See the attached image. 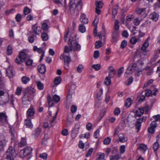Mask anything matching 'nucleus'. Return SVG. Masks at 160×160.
<instances>
[{
	"label": "nucleus",
	"instance_id": "obj_42",
	"mask_svg": "<svg viewBox=\"0 0 160 160\" xmlns=\"http://www.w3.org/2000/svg\"><path fill=\"white\" fill-rule=\"evenodd\" d=\"M25 124L28 127H31L32 125L31 120L29 118L25 120Z\"/></svg>",
	"mask_w": 160,
	"mask_h": 160
},
{
	"label": "nucleus",
	"instance_id": "obj_31",
	"mask_svg": "<svg viewBox=\"0 0 160 160\" xmlns=\"http://www.w3.org/2000/svg\"><path fill=\"white\" fill-rule=\"evenodd\" d=\"M121 157V154L118 153L116 155L112 156L110 157V160H118Z\"/></svg>",
	"mask_w": 160,
	"mask_h": 160
},
{
	"label": "nucleus",
	"instance_id": "obj_50",
	"mask_svg": "<svg viewBox=\"0 0 160 160\" xmlns=\"http://www.w3.org/2000/svg\"><path fill=\"white\" fill-rule=\"evenodd\" d=\"M159 144L157 142L154 143L153 146V149L154 152L157 151L159 147Z\"/></svg>",
	"mask_w": 160,
	"mask_h": 160
},
{
	"label": "nucleus",
	"instance_id": "obj_46",
	"mask_svg": "<svg viewBox=\"0 0 160 160\" xmlns=\"http://www.w3.org/2000/svg\"><path fill=\"white\" fill-rule=\"evenodd\" d=\"M84 68V66L82 64H79L77 68V70L79 73H81L82 72V70Z\"/></svg>",
	"mask_w": 160,
	"mask_h": 160
},
{
	"label": "nucleus",
	"instance_id": "obj_48",
	"mask_svg": "<svg viewBox=\"0 0 160 160\" xmlns=\"http://www.w3.org/2000/svg\"><path fill=\"white\" fill-rule=\"evenodd\" d=\"M111 81L110 78L108 77H107L105 80V84L107 85H109L111 83Z\"/></svg>",
	"mask_w": 160,
	"mask_h": 160
},
{
	"label": "nucleus",
	"instance_id": "obj_41",
	"mask_svg": "<svg viewBox=\"0 0 160 160\" xmlns=\"http://www.w3.org/2000/svg\"><path fill=\"white\" fill-rule=\"evenodd\" d=\"M119 32L118 31H114L112 34V37L113 39H116L118 37Z\"/></svg>",
	"mask_w": 160,
	"mask_h": 160
},
{
	"label": "nucleus",
	"instance_id": "obj_64",
	"mask_svg": "<svg viewBox=\"0 0 160 160\" xmlns=\"http://www.w3.org/2000/svg\"><path fill=\"white\" fill-rule=\"evenodd\" d=\"M152 118L155 119L154 121L157 122L160 121V115H159L153 116Z\"/></svg>",
	"mask_w": 160,
	"mask_h": 160
},
{
	"label": "nucleus",
	"instance_id": "obj_61",
	"mask_svg": "<svg viewBox=\"0 0 160 160\" xmlns=\"http://www.w3.org/2000/svg\"><path fill=\"white\" fill-rule=\"evenodd\" d=\"M22 89L21 87H18L16 90L15 93L18 95H20L21 94Z\"/></svg>",
	"mask_w": 160,
	"mask_h": 160
},
{
	"label": "nucleus",
	"instance_id": "obj_3",
	"mask_svg": "<svg viewBox=\"0 0 160 160\" xmlns=\"http://www.w3.org/2000/svg\"><path fill=\"white\" fill-rule=\"evenodd\" d=\"M6 158L9 159V160H14V157H15L17 155V153H15V150L13 148L10 146L6 151Z\"/></svg>",
	"mask_w": 160,
	"mask_h": 160
},
{
	"label": "nucleus",
	"instance_id": "obj_17",
	"mask_svg": "<svg viewBox=\"0 0 160 160\" xmlns=\"http://www.w3.org/2000/svg\"><path fill=\"white\" fill-rule=\"evenodd\" d=\"M0 122L7 123V116L5 114L3 113H0Z\"/></svg>",
	"mask_w": 160,
	"mask_h": 160
},
{
	"label": "nucleus",
	"instance_id": "obj_38",
	"mask_svg": "<svg viewBox=\"0 0 160 160\" xmlns=\"http://www.w3.org/2000/svg\"><path fill=\"white\" fill-rule=\"evenodd\" d=\"M124 69V67H122L118 70L117 73L118 77L119 78L121 76V75L122 74L123 72Z\"/></svg>",
	"mask_w": 160,
	"mask_h": 160
},
{
	"label": "nucleus",
	"instance_id": "obj_8",
	"mask_svg": "<svg viewBox=\"0 0 160 160\" xmlns=\"http://www.w3.org/2000/svg\"><path fill=\"white\" fill-rule=\"evenodd\" d=\"M135 118L133 116H128L127 119V121L128 122V125L130 128L133 127L134 125L135 122Z\"/></svg>",
	"mask_w": 160,
	"mask_h": 160
},
{
	"label": "nucleus",
	"instance_id": "obj_37",
	"mask_svg": "<svg viewBox=\"0 0 160 160\" xmlns=\"http://www.w3.org/2000/svg\"><path fill=\"white\" fill-rule=\"evenodd\" d=\"M149 43L147 42V40L145 41L142 46L141 47V49L143 51H145L146 48L148 46Z\"/></svg>",
	"mask_w": 160,
	"mask_h": 160
},
{
	"label": "nucleus",
	"instance_id": "obj_54",
	"mask_svg": "<svg viewBox=\"0 0 160 160\" xmlns=\"http://www.w3.org/2000/svg\"><path fill=\"white\" fill-rule=\"evenodd\" d=\"M127 44V42L125 40H123L121 42L120 47L121 48L123 49L126 47Z\"/></svg>",
	"mask_w": 160,
	"mask_h": 160
},
{
	"label": "nucleus",
	"instance_id": "obj_2",
	"mask_svg": "<svg viewBox=\"0 0 160 160\" xmlns=\"http://www.w3.org/2000/svg\"><path fill=\"white\" fill-rule=\"evenodd\" d=\"M76 35H75V38H73L71 42L68 43L70 48H72L74 51H79L81 50V45L76 40Z\"/></svg>",
	"mask_w": 160,
	"mask_h": 160
},
{
	"label": "nucleus",
	"instance_id": "obj_27",
	"mask_svg": "<svg viewBox=\"0 0 160 160\" xmlns=\"http://www.w3.org/2000/svg\"><path fill=\"white\" fill-rule=\"evenodd\" d=\"M132 101L130 98H128L126 100L125 106L127 108H129L131 105Z\"/></svg>",
	"mask_w": 160,
	"mask_h": 160
},
{
	"label": "nucleus",
	"instance_id": "obj_52",
	"mask_svg": "<svg viewBox=\"0 0 160 160\" xmlns=\"http://www.w3.org/2000/svg\"><path fill=\"white\" fill-rule=\"evenodd\" d=\"M7 54L8 55H11L12 52V47L10 45H9L8 46L7 49Z\"/></svg>",
	"mask_w": 160,
	"mask_h": 160
},
{
	"label": "nucleus",
	"instance_id": "obj_12",
	"mask_svg": "<svg viewBox=\"0 0 160 160\" xmlns=\"http://www.w3.org/2000/svg\"><path fill=\"white\" fill-rule=\"evenodd\" d=\"M6 74L9 78H11L14 75L12 67H10L6 70Z\"/></svg>",
	"mask_w": 160,
	"mask_h": 160
},
{
	"label": "nucleus",
	"instance_id": "obj_13",
	"mask_svg": "<svg viewBox=\"0 0 160 160\" xmlns=\"http://www.w3.org/2000/svg\"><path fill=\"white\" fill-rule=\"evenodd\" d=\"M32 30L37 34H39L41 32V29L40 27L37 26L36 25L32 26Z\"/></svg>",
	"mask_w": 160,
	"mask_h": 160
},
{
	"label": "nucleus",
	"instance_id": "obj_33",
	"mask_svg": "<svg viewBox=\"0 0 160 160\" xmlns=\"http://www.w3.org/2000/svg\"><path fill=\"white\" fill-rule=\"evenodd\" d=\"M103 45V43L101 41H98L96 42L95 43V48L98 49Z\"/></svg>",
	"mask_w": 160,
	"mask_h": 160
},
{
	"label": "nucleus",
	"instance_id": "obj_60",
	"mask_svg": "<svg viewBox=\"0 0 160 160\" xmlns=\"http://www.w3.org/2000/svg\"><path fill=\"white\" fill-rule=\"evenodd\" d=\"M48 25L45 22H44L42 24V28L44 30H47L48 29Z\"/></svg>",
	"mask_w": 160,
	"mask_h": 160
},
{
	"label": "nucleus",
	"instance_id": "obj_49",
	"mask_svg": "<svg viewBox=\"0 0 160 160\" xmlns=\"http://www.w3.org/2000/svg\"><path fill=\"white\" fill-rule=\"evenodd\" d=\"M37 86L38 89L39 90H42L44 88L43 84L40 82H37Z\"/></svg>",
	"mask_w": 160,
	"mask_h": 160
},
{
	"label": "nucleus",
	"instance_id": "obj_47",
	"mask_svg": "<svg viewBox=\"0 0 160 160\" xmlns=\"http://www.w3.org/2000/svg\"><path fill=\"white\" fill-rule=\"evenodd\" d=\"M26 144V140L24 138H22L21 141L19 144V146L20 147H22L25 146Z\"/></svg>",
	"mask_w": 160,
	"mask_h": 160
},
{
	"label": "nucleus",
	"instance_id": "obj_11",
	"mask_svg": "<svg viewBox=\"0 0 160 160\" xmlns=\"http://www.w3.org/2000/svg\"><path fill=\"white\" fill-rule=\"evenodd\" d=\"M27 113L28 118L32 117L35 113V111L33 108L32 107H31L28 110Z\"/></svg>",
	"mask_w": 160,
	"mask_h": 160
},
{
	"label": "nucleus",
	"instance_id": "obj_15",
	"mask_svg": "<svg viewBox=\"0 0 160 160\" xmlns=\"http://www.w3.org/2000/svg\"><path fill=\"white\" fill-rule=\"evenodd\" d=\"M118 138L119 141L124 142L127 141L128 140V138L123 134L120 133L118 135Z\"/></svg>",
	"mask_w": 160,
	"mask_h": 160
},
{
	"label": "nucleus",
	"instance_id": "obj_63",
	"mask_svg": "<svg viewBox=\"0 0 160 160\" xmlns=\"http://www.w3.org/2000/svg\"><path fill=\"white\" fill-rule=\"evenodd\" d=\"M15 18L18 22H20L21 20V15L20 14H18L16 16Z\"/></svg>",
	"mask_w": 160,
	"mask_h": 160
},
{
	"label": "nucleus",
	"instance_id": "obj_18",
	"mask_svg": "<svg viewBox=\"0 0 160 160\" xmlns=\"http://www.w3.org/2000/svg\"><path fill=\"white\" fill-rule=\"evenodd\" d=\"M159 15L158 13L154 12L149 16V18L154 21H157Z\"/></svg>",
	"mask_w": 160,
	"mask_h": 160
},
{
	"label": "nucleus",
	"instance_id": "obj_30",
	"mask_svg": "<svg viewBox=\"0 0 160 160\" xmlns=\"http://www.w3.org/2000/svg\"><path fill=\"white\" fill-rule=\"evenodd\" d=\"M137 119L138 121L136 122L135 126L136 128L138 129L137 132H138L140 130L141 127V122L140 121L141 119H139V118H138Z\"/></svg>",
	"mask_w": 160,
	"mask_h": 160
},
{
	"label": "nucleus",
	"instance_id": "obj_16",
	"mask_svg": "<svg viewBox=\"0 0 160 160\" xmlns=\"http://www.w3.org/2000/svg\"><path fill=\"white\" fill-rule=\"evenodd\" d=\"M38 72L41 74H44L46 71V68L45 65L43 64L39 65L38 66Z\"/></svg>",
	"mask_w": 160,
	"mask_h": 160
},
{
	"label": "nucleus",
	"instance_id": "obj_5",
	"mask_svg": "<svg viewBox=\"0 0 160 160\" xmlns=\"http://www.w3.org/2000/svg\"><path fill=\"white\" fill-rule=\"evenodd\" d=\"M136 65L135 63L131 64L127 68L125 76L127 77L128 76L127 74H132L135 70H136Z\"/></svg>",
	"mask_w": 160,
	"mask_h": 160
},
{
	"label": "nucleus",
	"instance_id": "obj_39",
	"mask_svg": "<svg viewBox=\"0 0 160 160\" xmlns=\"http://www.w3.org/2000/svg\"><path fill=\"white\" fill-rule=\"evenodd\" d=\"M96 7L99 8H101L103 5V3L101 1H96Z\"/></svg>",
	"mask_w": 160,
	"mask_h": 160
},
{
	"label": "nucleus",
	"instance_id": "obj_1",
	"mask_svg": "<svg viewBox=\"0 0 160 160\" xmlns=\"http://www.w3.org/2000/svg\"><path fill=\"white\" fill-rule=\"evenodd\" d=\"M81 3L82 0H78V3L75 6L74 0H70L69 3V7L71 12L73 13H74L75 10L74 6L76 7V8L78 11L80 10L82 7Z\"/></svg>",
	"mask_w": 160,
	"mask_h": 160
},
{
	"label": "nucleus",
	"instance_id": "obj_26",
	"mask_svg": "<svg viewBox=\"0 0 160 160\" xmlns=\"http://www.w3.org/2000/svg\"><path fill=\"white\" fill-rule=\"evenodd\" d=\"M69 32V31H68L65 34L64 37V40L66 42L69 41V43H70L71 42L72 40V38H75V37L74 36V37H72L69 38L68 37Z\"/></svg>",
	"mask_w": 160,
	"mask_h": 160
},
{
	"label": "nucleus",
	"instance_id": "obj_62",
	"mask_svg": "<svg viewBox=\"0 0 160 160\" xmlns=\"http://www.w3.org/2000/svg\"><path fill=\"white\" fill-rule=\"evenodd\" d=\"M145 95L147 97H149L152 95V91L149 89L145 91Z\"/></svg>",
	"mask_w": 160,
	"mask_h": 160
},
{
	"label": "nucleus",
	"instance_id": "obj_34",
	"mask_svg": "<svg viewBox=\"0 0 160 160\" xmlns=\"http://www.w3.org/2000/svg\"><path fill=\"white\" fill-rule=\"evenodd\" d=\"M33 50L34 51H36L39 53H43V49L42 48H38L37 46H34L33 47Z\"/></svg>",
	"mask_w": 160,
	"mask_h": 160
},
{
	"label": "nucleus",
	"instance_id": "obj_51",
	"mask_svg": "<svg viewBox=\"0 0 160 160\" xmlns=\"http://www.w3.org/2000/svg\"><path fill=\"white\" fill-rule=\"evenodd\" d=\"M92 67L94 68L95 70L98 71L101 68V65L99 64L93 65H92Z\"/></svg>",
	"mask_w": 160,
	"mask_h": 160
},
{
	"label": "nucleus",
	"instance_id": "obj_10",
	"mask_svg": "<svg viewBox=\"0 0 160 160\" xmlns=\"http://www.w3.org/2000/svg\"><path fill=\"white\" fill-rule=\"evenodd\" d=\"M29 95L25 93L24 96L22 98V102L24 104H28L30 102L29 98Z\"/></svg>",
	"mask_w": 160,
	"mask_h": 160
},
{
	"label": "nucleus",
	"instance_id": "obj_35",
	"mask_svg": "<svg viewBox=\"0 0 160 160\" xmlns=\"http://www.w3.org/2000/svg\"><path fill=\"white\" fill-rule=\"evenodd\" d=\"M118 8V6L117 5L116 6V7L112 9V15L114 16V18H115L116 15L117 14Z\"/></svg>",
	"mask_w": 160,
	"mask_h": 160
},
{
	"label": "nucleus",
	"instance_id": "obj_20",
	"mask_svg": "<svg viewBox=\"0 0 160 160\" xmlns=\"http://www.w3.org/2000/svg\"><path fill=\"white\" fill-rule=\"evenodd\" d=\"M98 23V20L96 18H95L93 22V24L95 26V28H94L93 32V34L95 36H97V24Z\"/></svg>",
	"mask_w": 160,
	"mask_h": 160
},
{
	"label": "nucleus",
	"instance_id": "obj_4",
	"mask_svg": "<svg viewBox=\"0 0 160 160\" xmlns=\"http://www.w3.org/2000/svg\"><path fill=\"white\" fill-rule=\"evenodd\" d=\"M27 55L23 51L19 53V55L15 59L16 63L18 64H21L26 60Z\"/></svg>",
	"mask_w": 160,
	"mask_h": 160
},
{
	"label": "nucleus",
	"instance_id": "obj_56",
	"mask_svg": "<svg viewBox=\"0 0 160 160\" xmlns=\"http://www.w3.org/2000/svg\"><path fill=\"white\" fill-rule=\"evenodd\" d=\"M53 100L57 102L60 101V98L58 96L55 95L53 97Z\"/></svg>",
	"mask_w": 160,
	"mask_h": 160
},
{
	"label": "nucleus",
	"instance_id": "obj_45",
	"mask_svg": "<svg viewBox=\"0 0 160 160\" xmlns=\"http://www.w3.org/2000/svg\"><path fill=\"white\" fill-rule=\"evenodd\" d=\"M61 80V78L60 77H56L54 80V83L56 85L59 84Z\"/></svg>",
	"mask_w": 160,
	"mask_h": 160
},
{
	"label": "nucleus",
	"instance_id": "obj_9",
	"mask_svg": "<svg viewBox=\"0 0 160 160\" xmlns=\"http://www.w3.org/2000/svg\"><path fill=\"white\" fill-rule=\"evenodd\" d=\"M62 57L64 59V65L68 67V64L70 62L71 60L70 57L68 56L65 55L64 53L63 54L61 55V57ZM60 58L61 59V58Z\"/></svg>",
	"mask_w": 160,
	"mask_h": 160
},
{
	"label": "nucleus",
	"instance_id": "obj_32",
	"mask_svg": "<svg viewBox=\"0 0 160 160\" xmlns=\"http://www.w3.org/2000/svg\"><path fill=\"white\" fill-rule=\"evenodd\" d=\"M146 70L147 71V74L148 76L150 75L153 72V69L151 67H147L146 68Z\"/></svg>",
	"mask_w": 160,
	"mask_h": 160
},
{
	"label": "nucleus",
	"instance_id": "obj_28",
	"mask_svg": "<svg viewBox=\"0 0 160 160\" xmlns=\"http://www.w3.org/2000/svg\"><path fill=\"white\" fill-rule=\"evenodd\" d=\"M41 37L42 40L44 41H47L49 38L47 33L46 32L42 33L41 35Z\"/></svg>",
	"mask_w": 160,
	"mask_h": 160
},
{
	"label": "nucleus",
	"instance_id": "obj_59",
	"mask_svg": "<svg viewBox=\"0 0 160 160\" xmlns=\"http://www.w3.org/2000/svg\"><path fill=\"white\" fill-rule=\"evenodd\" d=\"M120 110L119 108H116L114 111V114L115 115L118 116L120 113Z\"/></svg>",
	"mask_w": 160,
	"mask_h": 160
},
{
	"label": "nucleus",
	"instance_id": "obj_53",
	"mask_svg": "<svg viewBox=\"0 0 160 160\" xmlns=\"http://www.w3.org/2000/svg\"><path fill=\"white\" fill-rule=\"evenodd\" d=\"M111 141V138L109 137H107L104 140L103 143L104 144L108 145L110 143Z\"/></svg>",
	"mask_w": 160,
	"mask_h": 160
},
{
	"label": "nucleus",
	"instance_id": "obj_14",
	"mask_svg": "<svg viewBox=\"0 0 160 160\" xmlns=\"http://www.w3.org/2000/svg\"><path fill=\"white\" fill-rule=\"evenodd\" d=\"M109 70L108 76L110 78H113L116 74V70L112 67H109Z\"/></svg>",
	"mask_w": 160,
	"mask_h": 160
},
{
	"label": "nucleus",
	"instance_id": "obj_55",
	"mask_svg": "<svg viewBox=\"0 0 160 160\" xmlns=\"http://www.w3.org/2000/svg\"><path fill=\"white\" fill-rule=\"evenodd\" d=\"M139 148L142 150L145 151L147 149V146L143 144H141L139 146Z\"/></svg>",
	"mask_w": 160,
	"mask_h": 160
},
{
	"label": "nucleus",
	"instance_id": "obj_23",
	"mask_svg": "<svg viewBox=\"0 0 160 160\" xmlns=\"http://www.w3.org/2000/svg\"><path fill=\"white\" fill-rule=\"evenodd\" d=\"M81 18H82V22L83 24H87L88 22V19L85 17V15L84 13H82L80 16Z\"/></svg>",
	"mask_w": 160,
	"mask_h": 160
},
{
	"label": "nucleus",
	"instance_id": "obj_44",
	"mask_svg": "<svg viewBox=\"0 0 160 160\" xmlns=\"http://www.w3.org/2000/svg\"><path fill=\"white\" fill-rule=\"evenodd\" d=\"M31 10L28 7H26L24 8L23 10V13L25 15H26L31 12Z\"/></svg>",
	"mask_w": 160,
	"mask_h": 160
},
{
	"label": "nucleus",
	"instance_id": "obj_25",
	"mask_svg": "<svg viewBox=\"0 0 160 160\" xmlns=\"http://www.w3.org/2000/svg\"><path fill=\"white\" fill-rule=\"evenodd\" d=\"M143 113V110L141 108H139L138 110L136 111L135 116L136 117L137 116L140 117Z\"/></svg>",
	"mask_w": 160,
	"mask_h": 160
},
{
	"label": "nucleus",
	"instance_id": "obj_40",
	"mask_svg": "<svg viewBox=\"0 0 160 160\" xmlns=\"http://www.w3.org/2000/svg\"><path fill=\"white\" fill-rule=\"evenodd\" d=\"M79 31L82 32L83 33L86 31V28L85 26L82 24H81L79 27Z\"/></svg>",
	"mask_w": 160,
	"mask_h": 160
},
{
	"label": "nucleus",
	"instance_id": "obj_43",
	"mask_svg": "<svg viewBox=\"0 0 160 160\" xmlns=\"http://www.w3.org/2000/svg\"><path fill=\"white\" fill-rule=\"evenodd\" d=\"M119 23V21L117 20H116L114 22V28L116 31H118L119 28V26L118 25Z\"/></svg>",
	"mask_w": 160,
	"mask_h": 160
},
{
	"label": "nucleus",
	"instance_id": "obj_21",
	"mask_svg": "<svg viewBox=\"0 0 160 160\" xmlns=\"http://www.w3.org/2000/svg\"><path fill=\"white\" fill-rule=\"evenodd\" d=\"M41 131V128H37L33 133V136L35 138H37L40 134Z\"/></svg>",
	"mask_w": 160,
	"mask_h": 160
},
{
	"label": "nucleus",
	"instance_id": "obj_19",
	"mask_svg": "<svg viewBox=\"0 0 160 160\" xmlns=\"http://www.w3.org/2000/svg\"><path fill=\"white\" fill-rule=\"evenodd\" d=\"M7 141L5 139L0 140V151H3L4 147L6 145Z\"/></svg>",
	"mask_w": 160,
	"mask_h": 160
},
{
	"label": "nucleus",
	"instance_id": "obj_57",
	"mask_svg": "<svg viewBox=\"0 0 160 160\" xmlns=\"http://www.w3.org/2000/svg\"><path fill=\"white\" fill-rule=\"evenodd\" d=\"M71 112L72 113L75 112L77 110V107L74 105H72L71 107Z\"/></svg>",
	"mask_w": 160,
	"mask_h": 160
},
{
	"label": "nucleus",
	"instance_id": "obj_22",
	"mask_svg": "<svg viewBox=\"0 0 160 160\" xmlns=\"http://www.w3.org/2000/svg\"><path fill=\"white\" fill-rule=\"evenodd\" d=\"M35 92V90L34 88L29 87L26 88L25 91V93H29L30 94L33 93Z\"/></svg>",
	"mask_w": 160,
	"mask_h": 160
},
{
	"label": "nucleus",
	"instance_id": "obj_6",
	"mask_svg": "<svg viewBox=\"0 0 160 160\" xmlns=\"http://www.w3.org/2000/svg\"><path fill=\"white\" fill-rule=\"evenodd\" d=\"M32 148L30 147H27L22 151H23V155L24 157L28 156V159H30L32 156Z\"/></svg>",
	"mask_w": 160,
	"mask_h": 160
},
{
	"label": "nucleus",
	"instance_id": "obj_36",
	"mask_svg": "<svg viewBox=\"0 0 160 160\" xmlns=\"http://www.w3.org/2000/svg\"><path fill=\"white\" fill-rule=\"evenodd\" d=\"M145 10V8H139L137 9L136 12L137 14L140 15L144 13Z\"/></svg>",
	"mask_w": 160,
	"mask_h": 160
},
{
	"label": "nucleus",
	"instance_id": "obj_7",
	"mask_svg": "<svg viewBox=\"0 0 160 160\" xmlns=\"http://www.w3.org/2000/svg\"><path fill=\"white\" fill-rule=\"evenodd\" d=\"M58 111H57L56 112L55 115L54 116L53 118L50 121V123L48 124L47 122H44L43 124V127L45 128H50L54 126V121L56 118V116L58 114Z\"/></svg>",
	"mask_w": 160,
	"mask_h": 160
},
{
	"label": "nucleus",
	"instance_id": "obj_24",
	"mask_svg": "<svg viewBox=\"0 0 160 160\" xmlns=\"http://www.w3.org/2000/svg\"><path fill=\"white\" fill-rule=\"evenodd\" d=\"M30 80V78L26 76H23L21 78V81L22 83L24 84H26Z\"/></svg>",
	"mask_w": 160,
	"mask_h": 160
},
{
	"label": "nucleus",
	"instance_id": "obj_29",
	"mask_svg": "<svg viewBox=\"0 0 160 160\" xmlns=\"http://www.w3.org/2000/svg\"><path fill=\"white\" fill-rule=\"evenodd\" d=\"M78 131L74 129H73L72 130V132L71 134V136L72 138L73 139H74L77 135H78Z\"/></svg>",
	"mask_w": 160,
	"mask_h": 160
},
{
	"label": "nucleus",
	"instance_id": "obj_58",
	"mask_svg": "<svg viewBox=\"0 0 160 160\" xmlns=\"http://www.w3.org/2000/svg\"><path fill=\"white\" fill-rule=\"evenodd\" d=\"M9 97H7L6 99V101H1L0 102V104L2 105H5L7 103H8L9 101Z\"/></svg>",
	"mask_w": 160,
	"mask_h": 160
}]
</instances>
